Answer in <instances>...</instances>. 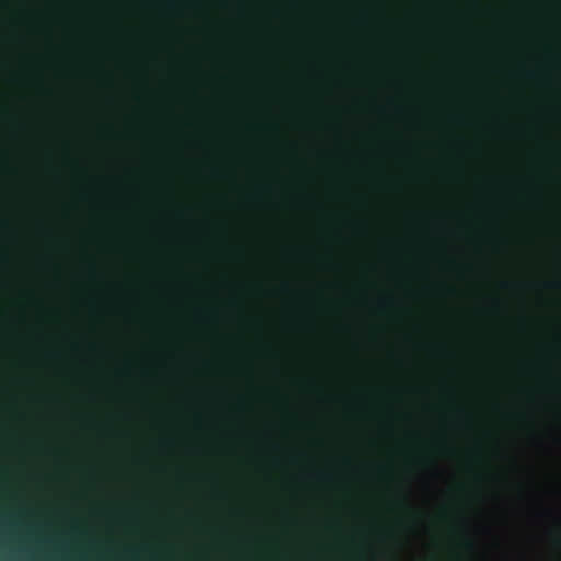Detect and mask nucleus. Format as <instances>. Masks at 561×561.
<instances>
[{
  "mask_svg": "<svg viewBox=\"0 0 561 561\" xmlns=\"http://www.w3.org/2000/svg\"><path fill=\"white\" fill-rule=\"evenodd\" d=\"M546 285H547L548 287H557V285H558V284H557V283H547Z\"/></svg>",
  "mask_w": 561,
  "mask_h": 561,
  "instance_id": "nucleus-1",
  "label": "nucleus"
},
{
  "mask_svg": "<svg viewBox=\"0 0 561 561\" xmlns=\"http://www.w3.org/2000/svg\"><path fill=\"white\" fill-rule=\"evenodd\" d=\"M168 7L173 9V8L175 7V3L170 2V3L168 4Z\"/></svg>",
  "mask_w": 561,
  "mask_h": 561,
  "instance_id": "nucleus-3",
  "label": "nucleus"
},
{
  "mask_svg": "<svg viewBox=\"0 0 561 561\" xmlns=\"http://www.w3.org/2000/svg\"><path fill=\"white\" fill-rule=\"evenodd\" d=\"M466 546H467L468 548H472V547H473V545H472V542H471V541H467V542H466Z\"/></svg>",
  "mask_w": 561,
  "mask_h": 561,
  "instance_id": "nucleus-2",
  "label": "nucleus"
}]
</instances>
